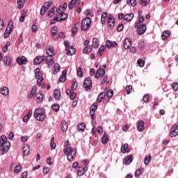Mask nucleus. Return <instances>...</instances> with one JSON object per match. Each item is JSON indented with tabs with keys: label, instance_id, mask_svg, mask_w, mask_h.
<instances>
[{
	"label": "nucleus",
	"instance_id": "9",
	"mask_svg": "<svg viewBox=\"0 0 178 178\" xmlns=\"http://www.w3.org/2000/svg\"><path fill=\"white\" fill-rule=\"evenodd\" d=\"M106 47L108 48V49H111V48H118V43L116 42L107 40L106 42Z\"/></svg>",
	"mask_w": 178,
	"mask_h": 178
},
{
	"label": "nucleus",
	"instance_id": "21",
	"mask_svg": "<svg viewBox=\"0 0 178 178\" xmlns=\"http://www.w3.org/2000/svg\"><path fill=\"white\" fill-rule=\"evenodd\" d=\"M121 152L122 154H129V152H130V149H129V145L127 143H125L121 147Z\"/></svg>",
	"mask_w": 178,
	"mask_h": 178
},
{
	"label": "nucleus",
	"instance_id": "38",
	"mask_svg": "<svg viewBox=\"0 0 178 178\" xmlns=\"http://www.w3.org/2000/svg\"><path fill=\"white\" fill-rule=\"evenodd\" d=\"M138 48L140 51H144V48H145V44L144 43V41H139Z\"/></svg>",
	"mask_w": 178,
	"mask_h": 178
},
{
	"label": "nucleus",
	"instance_id": "51",
	"mask_svg": "<svg viewBox=\"0 0 178 178\" xmlns=\"http://www.w3.org/2000/svg\"><path fill=\"white\" fill-rule=\"evenodd\" d=\"M127 5H131V6H136L137 5V1L136 0H128L127 1Z\"/></svg>",
	"mask_w": 178,
	"mask_h": 178
},
{
	"label": "nucleus",
	"instance_id": "19",
	"mask_svg": "<svg viewBox=\"0 0 178 178\" xmlns=\"http://www.w3.org/2000/svg\"><path fill=\"white\" fill-rule=\"evenodd\" d=\"M51 37L53 40H58V28L54 26L51 29Z\"/></svg>",
	"mask_w": 178,
	"mask_h": 178
},
{
	"label": "nucleus",
	"instance_id": "6",
	"mask_svg": "<svg viewBox=\"0 0 178 178\" xmlns=\"http://www.w3.org/2000/svg\"><path fill=\"white\" fill-rule=\"evenodd\" d=\"M138 35H143L147 31V25L143 24L139 25V27L137 29Z\"/></svg>",
	"mask_w": 178,
	"mask_h": 178
},
{
	"label": "nucleus",
	"instance_id": "15",
	"mask_svg": "<svg viewBox=\"0 0 178 178\" xmlns=\"http://www.w3.org/2000/svg\"><path fill=\"white\" fill-rule=\"evenodd\" d=\"M33 115V110H29L27 115H26L23 118H22V122L24 123H27L29 120H30V118H31V115Z\"/></svg>",
	"mask_w": 178,
	"mask_h": 178
},
{
	"label": "nucleus",
	"instance_id": "54",
	"mask_svg": "<svg viewBox=\"0 0 178 178\" xmlns=\"http://www.w3.org/2000/svg\"><path fill=\"white\" fill-rule=\"evenodd\" d=\"M22 171V165H17L15 167L14 173H19V172Z\"/></svg>",
	"mask_w": 178,
	"mask_h": 178
},
{
	"label": "nucleus",
	"instance_id": "57",
	"mask_svg": "<svg viewBox=\"0 0 178 178\" xmlns=\"http://www.w3.org/2000/svg\"><path fill=\"white\" fill-rule=\"evenodd\" d=\"M138 65H139L140 67H144L145 65V61L143 60L141 58L138 60Z\"/></svg>",
	"mask_w": 178,
	"mask_h": 178
},
{
	"label": "nucleus",
	"instance_id": "29",
	"mask_svg": "<svg viewBox=\"0 0 178 178\" xmlns=\"http://www.w3.org/2000/svg\"><path fill=\"white\" fill-rule=\"evenodd\" d=\"M67 122L66 121H62L61 122V130L63 133H65V131H67Z\"/></svg>",
	"mask_w": 178,
	"mask_h": 178
},
{
	"label": "nucleus",
	"instance_id": "44",
	"mask_svg": "<svg viewBox=\"0 0 178 178\" xmlns=\"http://www.w3.org/2000/svg\"><path fill=\"white\" fill-rule=\"evenodd\" d=\"M144 172V168H138L136 170L135 172V177H138L140 175H143V172Z\"/></svg>",
	"mask_w": 178,
	"mask_h": 178
},
{
	"label": "nucleus",
	"instance_id": "42",
	"mask_svg": "<svg viewBox=\"0 0 178 178\" xmlns=\"http://www.w3.org/2000/svg\"><path fill=\"white\" fill-rule=\"evenodd\" d=\"M58 17V22H62L63 20H66L67 19V15L65 13H63Z\"/></svg>",
	"mask_w": 178,
	"mask_h": 178
},
{
	"label": "nucleus",
	"instance_id": "26",
	"mask_svg": "<svg viewBox=\"0 0 178 178\" xmlns=\"http://www.w3.org/2000/svg\"><path fill=\"white\" fill-rule=\"evenodd\" d=\"M137 129L140 132H141V131H143V130H144V121L143 120H139L138 122Z\"/></svg>",
	"mask_w": 178,
	"mask_h": 178
},
{
	"label": "nucleus",
	"instance_id": "12",
	"mask_svg": "<svg viewBox=\"0 0 178 178\" xmlns=\"http://www.w3.org/2000/svg\"><path fill=\"white\" fill-rule=\"evenodd\" d=\"M17 63L19 65H27V58L25 56L17 57Z\"/></svg>",
	"mask_w": 178,
	"mask_h": 178
},
{
	"label": "nucleus",
	"instance_id": "63",
	"mask_svg": "<svg viewBox=\"0 0 178 178\" xmlns=\"http://www.w3.org/2000/svg\"><path fill=\"white\" fill-rule=\"evenodd\" d=\"M77 173H78V176H83V175H84V171L82 168H80V167H79V170L77 171Z\"/></svg>",
	"mask_w": 178,
	"mask_h": 178
},
{
	"label": "nucleus",
	"instance_id": "3",
	"mask_svg": "<svg viewBox=\"0 0 178 178\" xmlns=\"http://www.w3.org/2000/svg\"><path fill=\"white\" fill-rule=\"evenodd\" d=\"M33 115L39 122H42L45 119V111L42 108H36Z\"/></svg>",
	"mask_w": 178,
	"mask_h": 178
},
{
	"label": "nucleus",
	"instance_id": "55",
	"mask_svg": "<svg viewBox=\"0 0 178 178\" xmlns=\"http://www.w3.org/2000/svg\"><path fill=\"white\" fill-rule=\"evenodd\" d=\"M51 108L53 111H55V112H58L59 111L60 106L58 104H55L51 106Z\"/></svg>",
	"mask_w": 178,
	"mask_h": 178
},
{
	"label": "nucleus",
	"instance_id": "27",
	"mask_svg": "<svg viewBox=\"0 0 178 178\" xmlns=\"http://www.w3.org/2000/svg\"><path fill=\"white\" fill-rule=\"evenodd\" d=\"M134 17V14L133 13L127 14L124 15V20H126L127 22H131Z\"/></svg>",
	"mask_w": 178,
	"mask_h": 178
},
{
	"label": "nucleus",
	"instance_id": "11",
	"mask_svg": "<svg viewBox=\"0 0 178 178\" xmlns=\"http://www.w3.org/2000/svg\"><path fill=\"white\" fill-rule=\"evenodd\" d=\"M48 9H49V3H44L40 9V15L44 16Z\"/></svg>",
	"mask_w": 178,
	"mask_h": 178
},
{
	"label": "nucleus",
	"instance_id": "1",
	"mask_svg": "<svg viewBox=\"0 0 178 178\" xmlns=\"http://www.w3.org/2000/svg\"><path fill=\"white\" fill-rule=\"evenodd\" d=\"M10 148V143L8 141V138L2 135L0 137V149L1 151V155H5Z\"/></svg>",
	"mask_w": 178,
	"mask_h": 178
},
{
	"label": "nucleus",
	"instance_id": "18",
	"mask_svg": "<svg viewBox=\"0 0 178 178\" xmlns=\"http://www.w3.org/2000/svg\"><path fill=\"white\" fill-rule=\"evenodd\" d=\"M66 51H67V55H69L70 56H72V55H74V54H76V49H74L73 46L67 47Z\"/></svg>",
	"mask_w": 178,
	"mask_h": 178
},
{
	"label": "nucleus",
	"instance_id": "48",
	"mask_svg": "<svg viewBox=\"0 0 178 178\" xmlns=\"http://www.w3.org/2000/svg\"><path fill=\"white\" fill-rule=\"evenodd\" d=\"M54 74H56V73H58V72H59L60 70V65H59V64L56 63L54 65Z\"/></svg>",
	"mask_w": 178,
	"mask_h": 178
},
{
	"label": "nucleus",
	"instance_id": "60",
	"mask_svg": "<svg viewBox=\"0 0 178 178\" xmlns=\"http://www.w3.org/2000/svg\"><path fill=\"white\" fill-rule=\"evenodd\" d=\"M123 29H124V26L123 25V24H120L118 26H117V31L118 32L122 31Z\"/></svg>",
	"mask_w": 178,
	"mask_h": 178
},
{
	"label": "nucleus",
	"instance_id": "2",
	"mask_svg": "<svg viewBox=\"0 0 178 178\" xmlns=\"http://www.w3.org/2000/svg\"><path fill=\"white\" fill-rule=\"evenodd\" d=\"M63 152L65 155H67V159L69 162H72L73 159H74V156L76 155V152H77V149L74 147H65L63 149Z\"/></svg>",
	"mask_w": 178,
	"mask_h": 178
},
{
	"label": "nucleus",
	"instance_id": "41",
	"mask_svg": "<svg viewBox=\"0 0 178 178\" xmlns=\"http://www.w3.org/2000/svg\"><path fill=\"white\" fill-rule=\"evenodd\" d=\"M92 51V47L91 46H86V47L83 50V54H90Z\"/></svg>",
	"mask_w": 178,
	"mask_h": 178
},
{
	"label": "nucleus",
	"instance_id": "52",
	"mask_svg": "<svg viewBox=\"0 0 178 178\" xmlns=\"http://www.w3.org/2000/svg\"><path fill=\"white\" fill-rule=\"evenodd\" d=\"M108 17V14L106 13H104L102 15L101 22L102 24H105V19Z\"/></svg>",
	"mask_w": 178,
	"mask_h": 178
},
{
	"label": "nucleus",
	"instance_id": "20",
	"mask_svg": "<svg viewBox=\"0 0 178 178\" xmlns=\"http://www.w3.org/2000/svg\"><path fill=\"white\" fill-rule=\"evenodd\" d=\"M123 47L124 49H129L131 47V40L126 38L124 42Z\"/></svg>",
	"mask_w": 178,
	"mask_h": 178
},
{
	"label": "nucleus",
	"instance_id": "22",
	"mask_svg": "<svg viewBox=\"0 0 178 178\" xmlns=\"http://www.w3.org/2000/svg\"><path fill=\"white\" fill-rule=\"evenodd\" d=\"M107 23L110 27H114L115 26V18H113V16H108Z\"/></svg>",
	"mask_w": 178,
	"mask_h": 178
},
{
	"label": "nucleus",
	"instance_id": "8",
	"mask_svg": "<svg viewBox=\"0 0 178 178\" xmlns=\"http://www.w3.org/2000/svg\"><path fill=\"white\" fill-rule=\"evenodd\" d=\"M178 136V124H175L170 130V137H176Z\"/></svg>",
	"mask_w": 178,
	"mask_h": 178
},
{
	"label": "nucleus",
	"instance_id": "5",
	"mask_svg": "<svg viewBox=\"0 0 178 178\" xmlns=\"http://www.w3.org/2000/svg\"><path fill=\"white\" fill-rule=\"evenodd\" d=\"M83 87L86 91H88V90L92 87V81L91 80V78L88 77L84 80Z\"/></svg>",
	"mask_w": 178,
	"mask_h": 178
},
{
	"label": "nucleus",
	"instance_id": "32",
	"mask_svg": "<svg viewBox=\"0 0 178 178\" xmlns=\"http://www.w3.org/2000/svg\"><path fill=\"white\" fill-rule=\"evenodd\" d=\"M105 95H106V92H101L97 97V102H98L99 104L102 102V99H104V98H105Z\"/></svg>",
	"mask_w": 178,
	"mask_h": 178
},
{
	"label": "nucleus",
	"instance_id": "30",
	"mask_svg": "<svg viewBox=\"0 0 178 178\" xmlns=\"http://www.w3.org/2000/svg\"><path fill=\"white\" fill-rule=\"evenodd\" d=\"M43 98H44V95H42V92L39 91L36 94V101H37V102H41V101H42Z\"/></svg>",
	"mask_w": 178,
	"mask_h": 178
},
{
	"label": "nucleus",
	"instance_id": "59",
	"mask_svg": "<svg viewBox=\"0 0 178 178\" xmlns=\"http://www.w3.org/2000/svg\"><path fill=\"white\" fill-rule=\"evenodd\" d=\"M7 29L8 30H11V31H13V21L9 22Z\"/></svg>",
	"mask_w": 178,
	"mask_h": 178
},
{
	"label": "nucleus",
	"instance_id": "50",
	"mask_svg": "<svg viewBox=\"0 0 178 178\" xmlns=\"http://www.w3.org/2000/svg\"><path fill=\"white\" fill-rule=\"evenodd\" d=\"M125 90L127 91V94H131V91H133V86L131 85L127 86L125 87Z\"/></svg>",
	"mask_w": 178,
	"mask_h": 178
},
{
	"label": "nucleus",
	"instance_id": "37",
	"mask_svg": "<svg viewBox=\"0 0 178 178\" xmlns=\"http://www.w3.org/2000/svg\"><path fill=\"white\" fill-rule=\"evenodd\" d=\"M108 141H109V138L108 137V134H104L102 138V143L105 145Z\"/></svg>",
	"mask_w": 178,
	"mask_h": 178
},
{
	"label": "nucleus",
	"instance_id": "7",
	"mask_svg": "<svg viewBox=\"0 0 178 178\" xmlns=\"http://www.w3.org/2000/svg\"><path fill=\"white\" fill-rule=\"evenodd\" d=\"M98 108V104L94 103L90 108V115L92 118V120H94V115L95 114V111H97V108Z\"/></svg>",
	"mask_w": 178,
	"mask_h": 178
},
{
	"label": "nucleus",
	"instance_id": "58",
	"mask_svg": "<svg viewBox=\"0 0 178 178\" xmlns=\"http://www.w3.org/2000/svg\"><path fill=\"white\" fill-rule=\"evenodd\" d=\"M106 97H108V98L111 99L112 98V97H113V90H108L106 94Z\"/></svg>",
	"mask_w": 178,
	"mask_h": 178
},
{
	"label": "nucleus",
	"instance_id": "13",
	"mask_svg": "<svg viewBox=\"0 0 178 178\" xmlns=\"http://www.w3.org/2000/svg\"><path fill=\"white\" fill-rule=\"evenodd\" d=\"M46 64L47 65V67H52V65H54V58L52 56H46L45 57Z\"/></svg>",
	"mask_w": 178,
	"mask_h": 178
},
{
	"label": "nucleus",
	"instance_id": "33",
	"mask_svg": "<svg viewBox=\"0 0 178 178\" xmlns=\"http://www.w3.org/2000/svg\"><path fill=\"white\" fill-rule=\"evenodd\" d=\"M79 1L80 0H72L68 4L69 9H73V8H74V5H76V3H79Z\"/></svg>",
	"mask_w": 178,
	"mask_h": 178
},
{
	"label": "nucleus",
	"instance_id": "46",
	"mask_svg": "<svg viewBox=\"0 0 178 178\" xmlns=\"http://www.w3.org/2000/svg\"><path fill=\"white\" fill-rule=\"evenodd\" d=\"M104 51H105V46L104 45L101 46L97 53V56H101L102 52H104Z\"/></svg>",
	"mask_w": 178,
	"mask_h": 178
},
{
	"label": "nucleus",
	"instance_id": "36",
	"mask_svg": "<svg viewBox=\"0 0 178 178\" xmlns=\"http://www.w3.org/2000/svg\"><path fill=\"white\" fill-rule=\"evenodd\" d=\"M22 151H23L24 155L25 156H27L29 155V153L30 152V147H29V145L24 146L22 148Z\"/></svg>",
	"mask_w": 178,
	"mask_h": 178
},
{
	"label": "nucleus",
	"instance_id": "28",
	"mask_svg": "<svg viewBox=\"0 0 178 178\" xmlns=\"http://www.w3.org/2000/svg\"><path fill=\"white\" fill-rule=\"evenodd\" d=\"M0 92L2 94V95H8L9 94V88L8 87L4 86L0 89Z\"/></svg>",
	"mask_w": 178,
	"mask_h": 178
},
{
	"label": "nucleus",
	"instance_id": "31",
	"mask_svg": "<svg viewBox=\"0 0 178 178\" xmlns=\"http://www.w3.org/2000/svg\"><path fill=\"white\" fill-rule=\"evenodd\" d=\"M92 47L95 49L99 47V41L98 40V38H95L92 39Z\"/></svg>",
	"mask_w": 178,
	"mask_h": 178
},
{
	"label": "nucleus",
	"instance_id": "25",
	"mask_svg": "<svg viewBox=\"0 0 178 178\" xmlns=\"http://www.w3.org/2000/svg\"><path fill=\"white\" fill-rule=\"evenodd\" d=\"M35 94H37V87L34 86L32 88L31 92L28 95V98L29 99L34 98V97H35Z\"/></svg>",
	"mask_w": 178,
	"mask_h": 178
},
{
	"label": "nucleus",
	"instance_id": "47",
	"mask_svg": "<svg viewBox=\"0 0 178 178\" xmlns=\"http://www.w3.org/2000/svg\"><path fill=\"white\" fill-rule=\"evenodd\" d=\"M149 2H151V0H146V1L140 0L139 1V3L142 6H147V5H148V3H149Z\"/></svg>",
	"mask_w": 178,
	"mask_h": 178
},
{
	"label": "nucleus",
	"instance_id": "39",
	"mask_svg": "<svg viewBox=\"0 0 178 178\" xmlns=\"http://www.w3.org/2000/svg\"><path fill=\"white\" fill-rule=\"evenodd\" d=\"M77 129L79 131H84L86 129V124L85 123H79L77 126Z\"/></svg>",
	"mask_w": 178,
	"mask_h": 178
},
{
	"label": "nucleus",
	"instance_id": "17",
	"mask_svg": "<svg viewBox=\"0 0 178 178\" xmlns=\"http://www.w3.org/2000/svg\"><path fill=\"white\" fill-rule=\"evenodd\" d=\"M133 162V155L130 154L124 159L123 163L124 165H130Z\"/></svg>",
	"mask_w": 178,
	"mask_h": 178
},
{
	"label": "nucleus",
	"instance_id": "53",
	"mask_svg": "<svg viewBox=\"0 0 178 178\" xmlns=\"http://www.w3.org/2000/svg\"><path fill=\"white\" fill-rule=\"evenodd\" d=\"M10 33H12V31L10 29H6L4 32V38H8L9 35H10Z\"/></svg>",
	"mask_w": 178,
	"mask_h": 178
},
{
	"label": "nucleus",
	"instance_id": "40",
	"mask_svg": "<svg viewBox=\"0 0 178 178\" xmlns=\"http://www.w3.org/2000/svg\"><path fill=\"white\" fill-rule=\"evenodd\" d=\"M169 35H170V32L165 31L161 35V38H162V40H166V38H168L169 37Z\"/></svg>",
	"mask_w": 178,
	"mask_h": 178
},
{
	"label": "nucleus",
	"instance_id": "10",
	"mask_svg": "<svg viewBox=\"0 0 178 178\" xmlns=\"http://www.w3.org/2000/svg\"><path fill=\"white\" fill-rule=\"evenodd\" d=\"M46 54L47 56H55V51L54 50V47L48 46L46 47Z\"/></svg>",
	"mask_w": 178,
	"mask_h": 178
},
{
	"label": "nucleus",
	"instance_id": "56",
	"mask_svg": "<svg viewBox=\"0 0 178 178\" xmlns=\"http://www.w3.org/2000/svg\"><path fill=\"white\" fill-rule=\"evenodd\" d=\"M76 74L79 77H83V72L81 71V67H79L76 70Z\"/></svg>",
	"mask_w": 178,
	"mask_h": 178
},
{
	"label": "nucleus",
	"instance_id": "62",
	"mask_svg": "<svg viewBox=\"0 0 178 178\" xmlns=\"http://www.w3.org/2000/svg\"><path fill=\"white\" fill-rule=\"evenodd\" d=\"M63 13L60 8L56 9V15L58 16V17H59V16L61 15Z\"/></svg>",
	"mask_w": 178,
	"mask_h": 178
},
{
	"label": "nucleus",
	"instance_id": "16",
	"mask_svg": "<svg viewBox=\"0 0 178 178\" xmlns=\"http://www.w3.org/2000/svg\"><path fill=\"white\" fill-rule=\"evenodd\" d=\"M105 75V70L100 68L99 69L95 74V79H99V77H102V76Z\"/></svg>",
	"mask_w": 178,
	"mask_h": 178
},
{
	"label": "nucleus",
	"instance_id": "61",
	"mask_svg": "<svg viewBox=\"0 0 178 178\" xmlns=\"http://www.w3.org/2000/svg\"><path fill=\"white\" fill-rule=\"evenodd\" d=\"M172 88L174 91H178V83L177 82L173 83L172 85Z\"/></svg>",
	"mask_w": 178,
	"mask_h": 178
},
{
	"label": "nucleus",
	"instance_id": "45",
	"mask_svg": "<svg viewBox=\"0 0 178 178\" xmlns=\"http://www.w3.org/2000/svg\"><path fill=\"white\" fill-rule=\"evenodd\" d=\"M51 149H55L56 148V144L55 143V138H51L50 143Z\"/></svg>",
	"mask_w": 178,
	"mask_h": 178
},
{
	"label": "nucleus",
	"instance_id": "23",
	"mask_svg": "<svg viewBox=\"0 0 178 178\" xmlns=\"http://www.w3.org/2000/svg\"><path fill=\"white\" fill-rule=\"evenodd\" d=\"M66 74H67V71L64 70L59 78V81H60V83H65V81H66Z\"/></svg>",
	"mask_w": 178,
	"mask_h": 178
},
{
	"label": "nucleus",
	"instance_id": "24",
	"mask_svg": "<svg viewBox=\"0 0 178 178\" xmlns=\"http://www.w3.org/2000/svg\"><path fill=\"white\" fill-rule=\"evenodd\" d=\"M3 62L6 66H12V58L8 56L4 57Z\"/></svg>",
	"mask_w": 178,
	"mask_h": 178
},
{
	"label": "nucleus",
	"instance_id": "49",
	"mask_svg": "<svg viewBox=\"0 0 178 178\" xmlns=\"http://www.w3.org/2000/svg\"><path fill=\"white\" fill-rule=\"evenodd\" d=\"M151 159H152V156L151 155L146 156L144 159V163L146 166H147L148 163H149V162H151Z\"/></svg>",
	"mask_w": 178,
	"mask_h": 178
},
{
	"label": "nucleus",
	"instance_id": "35",
	"mask_svg": "<svg viewBox=\"0 0 178 178\" xmlns=\"http://www.w3.org/2000/svg\"><path fill=\"white\" fill-rule=\"evenodd\" d=\"M34 73L36 79H42V74L40 72V68H36Z\"/></svg>",
	"mask_w": 178,
	"mask_h": 178
},
{
	"label": "nucleus",
	"instance_id": "64",
	"mask_svg": "<svg viewBox=\"0 0 178 178\" xmlns=\"http://www.w3.org/2000/svg\"><path fill=\"white\" fill-rule=\"evenodd\" d=\"M85 15L86 16H91V15H92V10L90 9L86 10Z\"/></svg>",
	"mask_w": 178,
	"mask_h": 178
},
{
	"label": "nucleus",
	"instance_id": "4",
	"mask_svg": "<svg viewBox=\"0 0 178 178\" xmlns=\"http://www.w3.org/2000/svg\"><path fill=\"white\" fill-rule=\"evenodd\" d=\"M90 26L91 18L86 17L81 22V29L82 30V31H87V30L90 29Z\"/></svg>",
	"mask_w": 178,
	"mask_h": 178
},
{
	"label": "nucleus",
	"instance_id": "34",
	"mask_svg": "<svg viewBox=\"0 0 178 178\" xmlns=\"http://www.w3.org/2000/svg\"><path fill=\"white\" fill-rule=\"evenodd\" d=\"M56 7H53L51 10L48 11L47 16L48 17H52L54 15H56Z\"/></svg>",
	"mask_w": 178,
	"mask_h": 178
},
{
	"label": "nucleus",
	"instance_id": "14",
	"mask_svg": "<svg viewBox=\"0 0 178 178\" xmlns=\"http://www.w3.org/2000/svg\"><path fill=\"white\" fill-rule=\"evenodd\" d=\"M45 60V56H38L33 60L34 65H40Z\"/></svg>",
	"mask_w": 178,
	"mask_h": 178
},
{
	"label": "nucleus",
	"instance_id": "43",
	"mask_svg": "<svg viewBox=\"0 0 178 178\" xmlns=\"http://www.w3.org/2000/svg\"><path fill=\"white\" fill-rule=\"evenodd\" d=\"M54 97L55 99H59V98H60V91L55 90L54 92Z\"/></svg>",
	"mask_w": 178,
	"mask_h": 178
}]
</instances>
